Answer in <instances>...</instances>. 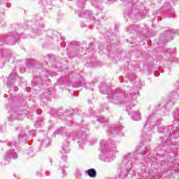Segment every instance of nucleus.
Returning <instances> with one entry per match:
<instances>
[{
  "instance_id": "obj_43",
  "label": "nucleus",
  "mask_w": 179,
  "mask_h": 179,
  "mask_svg": "<svg viewBox=\"0 0 179 179\" xmlns=\"http://www.w3.org/2000/svg\"><path fill=\"white\" fill-rule=\"evenodd\" d=\"M52 57H54V55H48L47 56V57L48 58V59H51V58H52Z\"/></svg>"
},
{
  "instance_id": "obj_10",
  "label": "nucleus",
  "mask_w": 179,
  "mask_h": 179,
  "mask_svg": "<svg viewBox=\"0 0 179 179\" xmlns=\"http://www.w3.org/2000/svg\"><path fill=\"white\" fill-rule=\"evenodd\" d=\"M134 162H136V159L134 158V153H129L124 156L122 162V167L125 170L122 171L119 175L118 178H124V177L128 176V173L129 172V170L132 169V164H134Z\"/></svg>"
},
{
  "instance_id": "obj_21",
  "label": "nucleus",
  "mask_w": 179,
  "mask_h": 179,
  "mask_svg": "<svg viewBox=\"0 0 179 179\" xmlns=\"http://www.w3.org/2000/svg\"><path fill=\"white\" fill-rule=\"evenodd\" d=\"M41 145L43 148H47V146H50V145H51V139H50L48 136H45L44 139H42Z\"/></svg>"
},
{
  "instance_id": "obj_1",
  "label": "nucleus",
  "mask_w": 179,
  "mask_h": 179,
  "mask_svg": "<svg viewBox=\"0 0 179 179\" xmlns=\"http://www.w3.org/2000/svg\"><path fill=\"white\" fill-rule=\"evenodd\" d=\"M131 87L129 91H122L118 90L116 92L113 93L110 101L113 104H117V106H121V104H127V111L129 114L131 115L132 120L134 121H139L141 120V113L139 112L131 111L132 107L135 106L132 103L131 100H135L138 91L136 88V84Z\"/></svg>"
},
{
  "instance_id": "obj_58",
  "label": "nucleus",
  "mask_w": 179,
  "mask_h": 179,
  "mask_svg": "<svg viewBox=\"0 0 179 179\" xmlns=\"http://www.w3.org/2000/svg\"><path fill=\"white\" fill-rule=\"evenodd\" d=\"M178 170H179V164H178Z\"/></svg>"
},
{
  "instance_id": "obj_24",
  "label": "nucleus",
  "mask_w": 179,
  "mask_h": 179,
  "mask_svg": "<svg viewBox=\"0 0 179 179\" xmlns=\"http://www.w3.org/2000/svg\"><path fill=\"white\" fill-rule=\"evenodd\" d=\"M50 115L53 117H59V118H61V116H59V109L52 108L50 110Z\"/></svg>"
},
{
  "instance_id": "obj_14",
  "label": "nucleus",
  "mask_w": 179,
  "mask_h": 179,
  "mask_svg": "<svg viewBox=\"0 0 179 179\" xmlns=\"http://www.w3.org/2000/svg\"><path fill=\"white\" fill-rule=\"evenodd\" d=\"M141 152L143 156H144L146 162H148V160L152 161V152L150 151V148H149V147H141Z\"/></svg>"
},
{
  "instance_id": "obj_23",
  "label": "nucleus",
  "mask_w": 179,
  "mask_h": 179,
  "mask_svg": "<svg viewBox=\"0 0 179 179\" xmlns=\"http://www.w3.org/2000/svg\"><path fill=\"white\" fill-rule=\"evenodd\" d=\"M87 176H89V177H91V178H94L96 177V176L97 175V172L96 171V169H88L86 171Z\"/></svg>"
},
{
  "instance_id": "obj_19",
  "label": "nucleus",
  "mask_w": 179,
  "mask_h": 179,
  "mask_svg": "<svg viewBox=\"0 0 179 179\" xmlns=\"http://www.w3.org/2000/svg\"><path fill=\"white\" fill-rule=\"evenodd\" d=\"M166 5L168 6L167 17H176V13H174V8L170 6V3L166 2Z\"/></svg>"
},
{
  "instance_id": "obj_11",
  "label": "nucleus",
  "mask_w": 179,
  "mask_h": 179,
  "mask_svg": "<svg viewBox=\"0 0 179 179\" xmlns=\"http://www.w3.org/2000/svg\"><path fill=\"white\" fill-rule=\"evenodd\" d=\"M66 52L69 58H75V57H79L86 54V52L83 51V48L79 45V42L74 41L69 44Z\"/></svg>"
},
{
  "instance_id": "obj_60",
  "label": "nucleus",
  "mask_w": 179,
  "mask_h": 179,
  "mask_svg": "<svg viewBox=\"0 0 179 179\" xmlns=\"http://www.w3.org/2000/svg\"><path fill=\"white\" fill-rule=\"evenodd\" d=\"M146 179H149V178H146Z\"/></svg>"
},
{
  "instance_id": "obj_36",
  "label": "nucleus",
  "mask_w": 179,
  "mask_h": 179,
  "mask_svg": "<svg viewBox=\"0 0 179 179\" xmlns=\"http://www.w3.org/2000/svg\"><path fill=\"white\" fill-rule=\"evenodd\" d=\"M102 108H103V110L104 111L105 110H108L110 108L107 105H103L102 106Z\"/></svg>"
},
{
  "instance_id": "obj_49",
  "label": "nucleus",
  "mask_w": 179,
  "mask_h": 179,
  "mask_svg": "<svg viewBox=\"0 0 179 179\" xmlns=\"http://www.w3.org/2000/svg\"><path fill=\"white\" fill-rule=\"evenodd\" d=\"M3 13H0V16H3Z\"/></svg>"
},
{
  "instance_id": "obj_9",
  "label": "nucleus",
  "mask_w": 179,
  "mask_h": 179,
  "mask_svg": "<svg viewBox=\"0 0 179 179\" xmlns=\"http://www.w3.org/2000/svg\"><path fill=\"white\" fill-rule=\"evenodd\" d=\"M17 66H19L18 64L14 67L13 72L7 78V86L10 88V92H17V90H19V87L15 85V83H18L19 86H20L22 83H24V79L17 77V73L15 71Z\"/></svg>"
},
{
  "instance_id": "obj_5",
  "label": "nucleus",
  "mask_w": 179,
  "mask_h": 179,
  "mask_svg": "<svg viewBox=\"0 0 179 179\" xmlns=\"http://www.w3.org/2000/svg\"><path fill=\"white\" fill-rule=\"evenodd\" d=\"M24 141H27V135H26L24 130H22L20 134L18 136V141L16 140L11 141L10 143V149L4 155V160L9 162L12 159H17V153L15 152V150L17 148L19 142H23Z\"/></svg>"
},
{
  "instance_id": "obj_57",
  "label": "nucleus",
  "mask_w": 179,
  "mask_h": 179,
  "mask_svg": "<svg viewBox=\"0 0 179 179\" xmlns=\"http://www.w3.org/2000/svg\"><path fill=\"white\" fill-rule=\"evenodd\" d=\"M174 167H177V166L175 164V165H174Z\"/></svg>"
},
{
  "instance_id": "obj_39",
  "label": "nucleus",
  "mask_w": 179,
  "mask_h": 179,
  "mask_svg": "<svg viewBox=\"0 0 179 179\" xmlns=\"http://www.w3.org/2000/svg\"><path fill=\"white\" fill-rule=\"evenodd\" d=\"M36 176H38V177H41V171H38L36 172Z\"/></svg>"
},
{
  "instance_id": "obj_25",
  "label": "nucleus",
  "mask_w": 179,
  "mask_h": 179,
  "mask_svg": "<svg viewBox=\"0 0 179 179\" xmlns=\"http://www.w3.org/2000/svg\"><path fill=\"white\" fill-rule=\"evenodd\" d=\"M32 83H34V85H41V83H43V80L41 79V77L36 76L34 78Z\"/></svg>"
},
{
  "instance_id": "obj_34",
  "label": "nucleus",
  "mask_w": 179,
  "mask_h": 179,
  "mask_svg": "<svg viewBox=\"0 0 179 179\" xmlns=\"http://www.w3.org/2000/svg\"><path fill=\"white\" fill-rule=\"evenodd\" d=\"M64 166H61L60 169L62 171L63 177H65L66 176V172H65V169H64Z\"/></svg>"
},
{
  "instance_id": "obj_2",
  "label": "nucleus",
  "mask_w": 179,
  "mask_h": 179,
  "mask_svg": "<svg viewBox=\"0 0 179 179\" xmlns=\"http://www.w3.org/2000/svg\"><path fill=\"white\" fill-rule=\"evenodd\" d=\"M156 115L155 113H152L150 115L149 118L147 119L144 127L143 129L141 138L144 142H150L151 136H152V128H150V125L152 127H157L158 131L160 134H164L166 131V127L164 125L161 124L156 120Z\"/></svg>"
},
{
  "instance_id": "obj_54",
  "label": "nucleus",
  "mask_w": 179,
  "mask_h": 179,
  "mask_svg": "<svg viewBox=\"0 0 179 179\" xmlns=\"http://www.w3.org/2000/svg\"><path fill=\"white\" fill-rule=\"evenodd\" d=\"M92 65H94V62H92Z\"/></svg>"
},
{
  "instance_id": "obj_29",
  "label": "nucleus",
  "mask_w": 179,
  "mask_h": 179,
  "mask_svg": "<svg viewBox=\"0 0 179 179\" xmlns=\"http://www.w3.org/2000/svg\"><path fill=\"white\" fill-rule=\"evenodd\" d=\"M91 3L92 6L99 8V6H100V0H91Z\"/></svg>"
},
{
  "instance_id": "obj_47",
  "label": "nucleus",
  "mask_w": 179,
  "mask_h": 179,
  "mask_svg": "<svg viewBox=\"0 0 179 179\" xmlns=\"http://www.w3.org/2000/svg\"><path fill=\"white\" fill-rule=\"evenodd\" d=\"M19 64H20H20H21V65H23V62H22V61H20V62H19Z\"/></svg>"
},
{
  "instance_id": "obj_53",
  "label": "nucleus",
  "mask_w": 179,
  "mask_h": 179,
  "mask_svg": "<svg viewBox=\"0 0 179 179\" xmlns=\"http://www.w3.org/2000/svg\"><path fill=\"white\" fill-rule=\"evenodd\" d=\"M13 176H14V177H15V178H16V177H17L16 174H14Z\"/></svg>"
},
{
  "instance_id": "obj_59",
  "label": "nucleus",
  "mask_w": 179,
  "mask_h": 179,
  "mask_svg": "<svg viewBox=\"0 0 179 179\" xmlns=\"http://www.w3.org/2000/svg\"><path fill=\"white\" fill-rule=\"evenodd\" d=\"M68 120H71V117H69Z\"/></svg>"
},
{
  "instance_id": "obj_4",
  "label": "nucleus",
  "mask_w": 179,
  "mask_h": 179,
  "mask_svg": "<svg viewBox=\"0 0 179 179\" xmlns=\"http://www.w3.org/2000/svg\"><path fill=\"white\" fill-rule=\"evenodd\" d=\"M100 146L101 149V154L99 155L100 160L103 162H110L115 159V142L113 140L106 141H101Z\"/></svg>"
},
{
  "instance_id": "obj_46",
  "label": "nucleus",
  "mask_w": 179,
  "mask_h": 179,
  "mask_svg": "<svg viewBox=\"0 0 179 179\" xmlns=\"http://www.w3.org/2000/svg\"><path fill=\"white\" fill-rule=\"evenodd\" d=\"M25 71H26V69H23V70H21L20 72H21V73H23V72H24Z\"/></svg>"
},
{
  "instance_id": "obj_51",
  "label": "nucleus",
  "mask_w": 179,
  "mask_h": 179,
  "mask_svg": "<svg viewBox=\"0 0 179 179\" xmlns=\"http://www.w3.org/2000/svg\"><path fill=\"white\" fill-rule=\"evenodd\" d=\"M87 51L89 52V51H90V48H88Z\"/></svg>"
},
{
  "instance_id": "obj_3",
  "label": "nucleus",
  "mask_w": 179,
  "mask_h": 179,
  "mask_svg": "<svg viewBox=\"0 0 179 179\" xmlns=\"http://www.w3.org/2000/svg\"><path fill=\"white\" fill-rule=\"evenodd\" d=\"M87 129L82 127L80 131L78 133L73 131L68 134V130L65 127H62L57 129L54 135H62V136H65L66 140L74 141L76 138L78 139V143L80 145H85L86 141H87Z\"/></svg>"
},
{
  "instance_id": "obj_55",
  "label": "nucleus",
  "mask_w": 179,
  "mask_h": 179,
  "mask_svg": "<svg viewBox=\"0 0 179 179\" xmlns=\"http://www.w3.org/2000/svg\"><path fill=\"white\" fill-rule=\"evenodd\" d=\"M160 107H162V105H159V108H160Z\"/></svg>"
},
{
  "instance_id": "obj_56",
  "label": "nucleus",
  "mask_w": 179,
  "mask_h": 179,
  "mask_svg": "<svg viewBox=\"0 0 179 179\" xmlns=\"http://www.w3.org/2000/svg\"><path fill=\"white\" fill-rule=\"evenodd\" d=\"M110 2H113V1H114V0H109Z\"/></svg>"
},
{
  "instance_id": "obj_48",
  "label": "nucleus",
  "mask_w": 179,
  "mask_h": 179,
  "mask_svg": "<svg viewBox=\"0 0 179 179\" xmlns=\"http://www.w3.org/2000/svg\"><path fill=\"white\" fill-rule=\"evenodd\" d=\"M0 143H5V141H2L0 140Z\"/></svg>"
},
{
  "instance_id": "obj_7",
  "label": "nucleus",
  "mask_w": 179,
  "mask_h": 179,
  "mask_svg": "<svg viewBox=\"0 0 179 179\" xmlns=\"http://www.w3.org/2000/svg\"><path fill=\"white\" fill-rule=\"evenodd\" d=\"M20 33V26L17 25L15 27V31L10 33L8 35H3L0 36V40L4 41L9 45H15L17 43H19L20 38H26V34H21V36L19 34Z\"/></svg>"
},
{
  "instance_id": "obj_22",
  "label": "nucleus",
  "mask_w": 179,
  "mask_h": 179,
  "mask_svg": "<svg viewBox=\"0 0 179 179\" xmlns=\"http://www.w3.org/2000/svg\"><path fill=\"white\" fill-rule=\"evenodd\" d=\"M12 114V118H17V120H23V117H24V115L23 113H20V112H13L11 111Z\"/></svg>"
},
{
  "instance_id": "obj_15",
  "label": "nucleus",
  "mask_w": 179,
  "mask_h": 179,
  "mask_svg": "<svg viewBox=\"0 0 179 179\" xmlns=\"http://www.w3.org/2000/svg\"><path fill=\"white\" fill-rule=\"evenodd\" d=\"M173 34H177L178 36H179V30L171 29L169 31V32L166 33V36L164 38H162V40H165L166 43H167V41H171V40H173V38H169V37H171Z\"/></svg>"
},
{
  "instance_id": "obj_50",
  "label": "nucleus",
  "mask_w": 179,
  "mask_h": 179,
  "mask_svg": "<svg viewBox=\"0 0 179 179\" xmlns=\"http://www.w3.org/2000/svg\"><path fill=\"white\" fill-rule=\"evenodd\" d=\"M67 125L71 126L72 124H71V123H68V122H67Z\"/></svg>"
},
{
  "instance_id": "obj_32",
  "label": "nucleus",
  "mask_w": 179,
  "mask_h": 179,
  "mask_svg": "<svg viewBox=\"0 0 179 179\" xmlns=\"http://www.w3.org/2000/svg\"><path fill=\"white\" fill-rule=\"evenodd\" d=\"M43 27H44V25L43 24H39V27H38L39 29H36L35 31H34V33H40V31L43 30Z\"/></svg>"
},
{
  "instance_id": "obj_26",
  "label": "nucleus",
  "mask_w": 179,
  "mask_h": 179,
  "mask_svg": "<svg viewBox=\"0 0 179 179\" xmlns=\"http://www.w3.org/2000/svg\"><path fill=\"white\" fill-rule=\"evenodd\" d=\"M34 64H36V60L34 59H28L26 60L27 66H34Z\"/></svg>"
},
{
  "instance_id": "obj_18",
  "label": "nucleus",
  "mask_w": 179,
  "mask_h": 179,
  "mask_svg": "<svg viewBox=\"0 0 179 179\" xmlns=\"http://www.w3.org/2000/svg\"><path fill=\"white\" fill-rule=\"evenodd\" d=\"M109 90H111L110 87H107V85H101L99 87V91L102 94H108L107 99H110V92Z\"/></svg>"
},
{
  "instance_id": "obj_8",
  "label": "nucleus",
  "mask_w": 179,
  "mask_h": 179,
  "mask_svg": "<svg viewBox=\"0 0 179 179\" xmlns=\"http://www.w3.org/2000/svg\"><path fill=\"white\" fill-rule=\"evenodd\" d=\"M167 132L169 136L161 137V144L159 145V148H158V150L159 149H162V150H163V148H167V146L170 145V141H171V139H177V138H178L179 127H176L173 129V126L169 125L167 128Z\"/></svg>"
},
{
  "instance_id": "obj_42",
  "label": "nucleus",
  "mask_w": 179,
  "mask_h": 179,
  "mask_svg": "<svg viewBox=\"0 0 179 179\" xmlns=\"http://www.w3.org/2000/svg\"><path fill=\"white\" fill-rule=\"evenodd\" d=\"M0 23H1V24H3V23H5V22L3 21V18H1V17H0Z\"/></svg>"
},
{
  "instance_id": "obj_41",
  "label": "nucleus",
  "mask_w": 179,
  "mask_h": 179,
  "mask_svg": "<svg viewBox=\"0 0 179 179\" xmlns=\"http://www.w3.org/2000/svg\"><path fill=\"white\" fill-rule=\"evenodd\" d=\"M62 159H63V160H64L65 163H66V159H67L66 155H64L63 157H62Z\"/></svg>"
},
{
  "instance_id": "obj_31",
  "label": "nucleus",
  "mask_w": 179,
  "mask_h": 179,
  "mask_svg": "<svg viewBox=\"0 0 179 179\" xmlns=\"http://www.w3.org/2000/svg\"><path fill=\"white\" fill-rule=\"evenodd\" d=\"M97 121H99L101 124H103V122H106V123L108 122V120L107 119H106L104 117H97Z\"/></svg>"
},
{
  "instance_id": "obj_40",
  "label": "nucleus",
  "mask_w": 179,
  "mask_h": 179,
  "mask_svg": "<svg viewBox=\"0 0 179 179\" xmlns=\"http://www.w3.org/2000/svg\"><path fill=\"white\" fill-rule=\"evenodd\" d=\"M135 79H136V76L135 75L133 76V79L131 78V77H129V80H130V82H132V81L134 80Z\"/></svg>"
},
{
  "instance_id": "obj_17",
  "label": "nucleus",
  "mask_w": 179,
  "mask_h": 179,
  "mask_svg": "<svg viewBox=\"0 0 179 179\" xmlns=\"http://www.w3.org/2000/svg\"><path fill=\"white\" fill-rule=\"evenodd\" d=\"M71 141L72 140H66V143L62 145L61 153L66 155L71 152V148L69 147V142Z\"/></svg>"
},
{
  "instance_id": "obj_44",
  "label": "nucleus",
  "mask_w": 179,
  "mask_h": 179,
  "mask_svg": "<svg viewBox=\"0 0 179 179\" xmlns=\"http://www.w3.org/2000/svg\"><path fill=\"white\" fill-rule=\"evenodd\" d=\"M166 52H168V54H171V49H166Z\"/></svg>"
},
{
  "instance_id": "obj_37",
  "label": "nucleus",
  "mask_w": 179,
  "mask_h": 179,
  "mask_svg": "<svg viewBox=\"0 0 179 179\" xmlns=\"http://www.w3.org/2000/svg\"><path fill=\"white\" fill-rule=\"evenodd\" d=\"M34 127L36 128H40V127H41V124L38 123V122H36L34 124Z\"/></svg>"
},
{
  "instance_id": "obj_13",
  "label": "nucleus",
  "mask_w": 179,
  "mask_h": 179,
  "mask_svg": "<svg viewBox=\"0 0 179 179\" xmlns=\"http://www.w3.org/2000/svg\"><path fill=\"white\" fill-rule=\"evenodd\" d=\"M108 126V134H119L120 131L124 129V126L121 124H118L117 126L115 127L113 124H107Z\"/></svg>"
},
{
  "instance_id": "obj_35",
  "label": "nucleus",
  "mask_w": 179,
  "mask_h": 179,
  "mask_svg": "<svg viewBox=\"0 0 179 179\" xmlns=\"http://www.w3.org/2000/svg\"><path fill=\"white\" fill-rule=\"evenodd\" d=\"M57 82H58V83H59V85H62V84H64V78H59L58 80H57ZM59 82H62V83H59Z\"/></svg>"
},
{
  "instance_id": "obj_20",
  "label": "nucleus",
  "mask_w": 179,
  "mask_h": 179,
  "mask_svg": "<svg viewBox=\"0 0 179 179\" xmlns=\"http://www.w3.org/2000/svg\"><path fill=\"white\" fill-rule=\"evenodd\" d=\"M85 85H86V83L80 76V80L73 83V87H82V86H85Z\"/></svg>"
},
{
  "instance_id": "obj_38",
  "label": "nucleus",
  "mask_w": 179,
  "mask_h": 179,
  "mask_svg": "<svg viewBox=\"0 0 179 179\" xmlns=\"http://www.w3.org/2000/svg\"><path fill=\"white\" fill-rule=\"evenodd\" d=\"M29 134L31 136L34 135L36 134V130H34V129L30 130Z\"/></svg>"
},
{
  "instance_id": "obj_45",
  "label": "nucleus",
  "mask_w": 179,
  "mask_h": 179,
  "mask_svg": "<svg viewBox=\"0 0 179 179\" xmlns=\"http://www.w3.org/2000/svg\"><path fill=\"white\" fill-rule=\"evenodd\" d=\"M65 45H66L65 44V42H62V43H61V46H62V47H65Z\"/></svg>"
},
{
  "instance_id": "obj_28",
  "label": "nucleus",
  "mask_w": 179,
  "mask_h": 179,
  "mask_svg": "<svg viewBox=\"0 0 179 179\" xmlns=\"http://www.w3.org/2000/svg\"><path fill=\"white\" fill-rule=\"evenodd\" d=\"M27 155L28 156V157H34V156L36 155V152H34V150H33V149L31 148L27 152Z\"/></svg>"
},
{
  "instance_id": "obj_16",
  "label": "nucleus",
  "mask_w": 179,
  "mask_h": 179,
  "mask_svg": "<svg viewBox=\"0 0 179 179\" xmlns=\"http://www.w3.org/2000/svg\"><path fill=\"white\" fill-rule=\"evenodd\" d=\"M126 30L128 33H134V31H138L141 33L142 29L139 25L131 24L126 28Z\"/></svg>"
},
{
  "instance_id": "obj_27",
  "label": "nucleus",
  "mask_w": 179,
  "mask_h": 179,
  "mask_svg": "<svg viewBox=\"0 0 179 179\" xmlns=\"http://www.w3.org/2000/svg\"><path fill=\"white\" fill-rule=\"evenodd\" d=\"M174 122H179V110L177 109L173 113Z\"/></svg>"
},
{
  "instance_id": "obj_6",
  "label": "nucleus",
  "mask_w": 179,
  "mask_h": 179,
  "mask_svg": "<svg viewBox=\"0 0 179 179\" xmlns=\"http://www.w3.org/2000/svg\"><path fill=\"white\" fill-rule=\"evenodd\" d=\"M78 6L80 8V9L76 10V13H78L79 17L90 19V20H92L94 23H100V20L103 19L101 14L93 15V13L91 10H83V8H85V1H79L78 2Z\"/></svg>"
},
{
  "instance_id": "obj_52",
  "label": "nucleus",
  "mask_w": 179,
  "mask_h": 179,
  "mask_svg": "<svg viewBox=\"0 0 179 179\" xmlns=\"http://www.w3.org/2000/svg\"><path fill=\"white\" fill-rule=\"evenodd\" d=\"M4 97H8V95L7 94H4Z\"/></svg>"
},
{
  "instance_id": "obj_33",
  "label": "nucleus",
  "mask_w": 179,
  "mask_h": 179,
  "mask_svg": "<svg viewBox=\"0 0 179 179\" xmlns=\"http://www.w3.org/2000/svg\"><path fill=\"white\" fill-rule=\"evenodd\" d=\"M170 61H172L173 62H177L178 64H179V59H178L177 57H171L169 59Z\"/></svg>"
},
{
  "instance_id": "obj_12",
  "label": "nucleus",
  "mask_w": 179,
  "mask_h": 179,
  "mask_svg": "<svg viewBox=\"0 0 179 179\" xmlns=\"http://www.w3.org/2000/svg\"><path fill=\"white\" fill-rule=\"evenodd\" d=\"M0 57H1L0 60V68H3V62H5V61H8L12 64L15 62L16 55L8 49L1 48L0 49Z\"/></svg>"
},
{
  "instance_id": "obj_30",
  "label": "nucleus",
  "mask_w": 179,
  "mask_h": 179,
  "mask_svg": "<svg viewBox=\"0 0 179 179\" xmlns=\"http://www.w3.org/2000/svg\"><path fill=\"white\" fill-rule=\"evenodd\" d=\"M39 3H42L44 6H47V5L51 3V0H41Z\"/></svg>"
}]
</instances>
